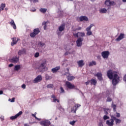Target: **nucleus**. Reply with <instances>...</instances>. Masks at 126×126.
I'll return each mask as SVG.
<instances>
[{
    "label": "nucleus",
    "instance_id": "nucleus-1",
    "mask_svg": "<svg viewBox=\"0 0 126 126\" xmlns=\"http://www.w3.org/2000/svg\"><path fill=\"white\" fill-rule=\"evenodd\" d=\"M107 76L109 79H112V84L114 86L117 85L120 81V76L118 75V72L109 70L107 71Z\"/></svg>",
    "mask_w": 126,
    "mask_h": 126
},
{
    "label": "nucleus",
    "instance_id": "nucleus-2",
    "mask_svg": "<svg viewBox=\"0 0 126 126\" xmlns=\"http://www.w3.org/2000/svg\"><path fill=\"white\" fill-rule=\"evenodd\" d=\"M64 28H65V25L64 24H62L59 27L58 30L57 31V34L58 35L59 37H61V36H63V31H64Z\"/></svg>",
    "mask_w": 126,
    "mask_h": 126
},
{
    "label": "nucleus",
    "instance_id": "nucleus-3",
    "mask_svg": "<svg viewBox=\"0 0 126 126\" xmlns=\"http://www.w3.org/2000/svg\"><path fill=\"white\" fill-rule=\"evenodd\" d=\"M65 86H66L67 90L68 89H75V86L68 81L65 82Z\"/></svg>",
    "mask_w": 126,
    "mask_h": 126
},
{
    "label": "nucleus",
    "instance_id": "nucleus-4",
    "mask_svg": "<svg viewBox=\"0 0 126 126\" xmlns=\"http://www.w3.org/2000/svg\"><path fill=\"white\" fill-rule=\"evenodd\" d=\"M94 26V24H91L89 27L86 29V31H87V36H91L92 34V32H91V29Z\"/></svg>",
    "mask_w": 126,
    "mask_h": 126
},
{
    "label": "nucleus",
    "instance_id": "nucleus-5",
    "mask_svg": "<svg viewBox=\"0 0 126 126\" xmlns=\"http://www.w3.org/2000/svg\"><path fill=\"white\" fill-rule=\"evenodd\" d=\"M40 124L42 126H49L51 125V122L49 120H45L40 122Z\"/></svg>",
    "mask_w": 126,
    "mask_h": 126
},
{
    "label": "nucleus",
    "instance_id": "nucleus-6",
    "mask_svg": "<svg viewBox=\"0 0 126 126\" xmlns=\"http://www.w3.org/2000/svg\"><path fill=\"white\" fill-rule=\"evenodd\" d=\"M42 76L41 75H38L33 80V83L35 84L38 83V82H41L42 81Z\"/></svg>",
    "mask_w": 126,
    "mask_h": 126
},
{
    "label": "nucleus",
    "instance_id": "nucleus-7",
    "mask_svg": "<svg viewBox=\"0 0 126 126\" xmlns=\"http://www.w3.org/2000/svg\"><path fill=\"white\" fill-rule=\"evenodd\" d=\"M101 56L103 59H108L109 58V56H110V52L103 51L101 53Z\"/></svg>",
    "mask_w": 126,
    "mask_h": 126
},
{
    "label": "nucleus",
    "instance_id": "nucleus-8",
    "mask_svg": "<svg viewBox=\"0 0 126 126\" xmlns=\"http://www.w3.org/2000/svg\"><path fill=\"white\" fill-rule=\"evenodd\" d=\"M12 40V41L11 43V46H13L14 45H16V44H17V42L18 41H20V39L17 37H13L11 38Z\"/></svg>",
    "mask_w": 126,
    "mask_h": 126
},
{
    "label": "nucleus",
    "instance_id": "nucleus-9",
    "mask_svg": "<svg viewBox=\"0 0 126 126\" xmlns=\"http://www.w3.org/2000/svg\"><path fill=\"white\" fill-rule=\"evenodd\" d=\"M82 42H83V38L79 37L76 41L77 47H81L82 46Z\"/></svg>",
    "mask_w": 126,
    "mask_h": 126
},
{
    "label": "nucleus",
    "instance_id": "nucleus-10",
    "mask_svg": "<svg viewBox=\"0 0 126 126\" xmlns=\"http://www.w3.org/2000/svg\"><path fill=\"white\" fill-rule=\"evenodd\" d=\"M10 62L13 63H17L19 62V57H13L10 60Z\"/></svg>",
    "mask_w": 126,
    "mask_h": 126
},
{
    "label": "nucleus",
    "instance_id": "nucleus-11",
    "mask_svg": "<svg viewBox=\"0 0 126 126\" xmlns=\"http://www.w3.org/2000/svg\"><path fill=\"white\" fill-rule=\"evenodd\" d=\"M94 75V76H96V77H97V79H98L99 81H102V80H103L102 73L97 72L96 74H95Z\"/></svg>",
    "mask_w": 126,
    "mask_h": 126
},
{
    "label": "nucleus",
    "instance_id": "nucleus-12",
    "mask_svg": "<svg viewBox=\"0 0 126 126\" xmlns=\"http://www.w3.org/2000/svg\"><path fill=\"white\" fill-rule=\"evenodd\" d=\"M22 111H21L18 113L16 114L15 116L10 117V120H15V119H17V118H18L19 116H21V115H22Z\"/></svg>",
    "mask_w": 126,
    "mask_h": 126
},
{
    "label": "nucleus",
    "instance_id": "nucleus-13",
    "mask_svg": "<svg viewBox=\"0 0 126 126\" xmlns=\"http://www.w3.org/2000/svg\"><path fill=\"white\" fill-rule=\"evenodd\" d=\"M18 56H21L22 55H26V49L23 48L22 50H19L18 52Z\"/></svg>",
    "mask_w": 126,
    "mask_h": 126
},
{
    "label": "nucleus",
    "instance_id": "nucleus-14",
    "mask_svg": "<svg viewBox=\"0 0 126 126\" xmlns=\"http://www.w3.org/2000/svg\"><path fill=\"white\" fill-rule=\"evenodd\" d=\"M105 4L107 5V6H110V5H114L115 2H114V1H111L110 0H106L105 1Z\"/></svg>",
    "mask_w": 126,
    "mask_h": 126
},
{
    "label": "nucleus",
    "instance_id": "nucleus-15",
    "mask_svg": "<svg viewBox=\"0 0 126 126\" xmlns=\"http://www.w3.org/2000/svg\"><path fill=\"white\" fill-rule=\"evenodd\" d=\"M78 21H88V17L86 16H81L79 17Z\"/></svg>",
    "mask_w": 126,
    "mask_h": 126
},
{
    "label": "nucleus",
    "instance_id": "nucleus-16",
    "mask_svg": "<svg viewBox=\"0 0 126 126\" xmlns=\"http://www.w3.org/2000/svg\"><path fill=\"white\" fill-rule=\"evenodd\" d=\"M106 124L108 126H114V119L111 118L110 120H107L106 122Z\"/></svg>",
    "mask_w": 126,
    "mask_h": 126
},
{
    "label": "nucleus",
    "instance_id": "nucleus-17",
    "mask_svg": "<svg viewBox=\"0 0 126 126\" xmlns=\"http://www.w3.org/2000/svg\"><path fill=\"white\" fill-rule=\"evenodd\" d=\"M46 65V61L42 62L38 67V69L40 70H43V69H45V65Z\"/></svg>",
    "mask_w": 126,
    "mask_h": 126
},
{
    "label": "nucleus",
    "instance_id": "nucleus-18",
    "mask_svg": "<svg viewBox=\"0 0 126 126\" xmlns=\"http://www.w3.org/2000/svg\"><path fill=\"white\" fill-rule=\"evenodd\" d=\"M111 119H113V121H115V123L116 124V125H118V124H121V123L122 122V120L119 119H117V118H116V117L114 116H112L111 117Z\"/></svg>",
    "mask_w": 126,
    "mask_h": 126
},
{
    "label": "nucleus",
    "instance_id": "nucleus-19",
    "mask_svg": "<svg viewBox=\"0 0 126 126\" xmlns=\"http://www.w3.org/2000/svg\"><path fill=\"white\" fill-rule=\"evenodd\" d=\"M81 106L80 104H75L74 107H73L71 112H73V113H76V111L78 108H79Z\"/></svg>",
    "mask_w": 126,
    "mask_h": 126
},
{
    "label": "nucleus",
    "instance_id": "nucleus-20",
    "mask_svg": "<svg viewBox=\"0 0 126 126\" xmlns=\"http://www.w3.org/2000/svg\"><path fill=\"white\" fill-rule=\"evenodd\" d=\"M51 98L53 99L52 102H53V103H56V102L60 103V99H57V97L55 94H52L51 95Z\"/></svg>",
    "mask_w": 126,
    "mask_h": 126
},
{
    "label": "nucleus",
    "instance_id": "nucleus-21",
    "mask_svg": "<svg viewBox=\"0 0 126 126\" xmlns=\"http://www.w3.org/2000/svg\"><path fill=\"white\" fill-rule=\"evenodd\" d=\"M60 68H61V67L60 66H56L54 68H53L51 69V71L53 72V73H56V72H58V71L60 70Z\"/></svg>",
    "mask_w": 126,
    "mask_h": 126
},
{
    "label": "nucleus",
    "instance_id": "nucleus-22",
    "mask_svg": "<svg viewBox=\"0 0 126 126\" xmlns=\"http://www.w3.org/2000/svg\"><path fill=\"white\" fill-rule=\"evenodd\" d=\"M124 38H125V34L120 33V35L116 39V41H121V40H123V39H124Z\"/></svg>",
    "mask_w": 126,
    "mask_h": 126
},
{
    "label": "nucleus",
    "instance_id": "nucleus-23",
    "mask_svg": "<svg viewBox=\"0 0 126 126\" xmlns=\"http://www.w3.org/2000/svg\"><path fill=\"white\" fill-rule=\"evenodd\" d=\"M77 63L79 67H82L83 65H84V63L83 62V60L79 61L78 62H77Z\"/></svg>",
    "mask_w": 126,
    "mask_h": 126
},
{
    "label": "nucleus",
    "instance_id": "nucleus-24",
    "mask_svg": "<svg viewBox=\"0 0 126 126\" xmlns=\"http://www.w3.org/2000/svg\"><path fill=\"white\" fill-rule=\"evenodd\" d=\"M9 23L10 24L11 26H12L14 29H16V25H15V23H14V21H13V20H11Z\"/></svg>",
    "mask_w": 126,
    "mask_h": 126
},
{
    "label": "nucleus",
    "instance_id": "nucleus-25",
    "mask_svg": "<svg viewBox=\"0 0 126 126\" xmlns=\"http://www.w3.org/2000/svg\"><path fill=\"white\" fill-rule=\"evenodd\" d=\"M90 81L91 85H94L95 86L97 84V81L95 79H92Z\"/></svg>",
    "mask_w": 126,
    "mask_h": 126
},
{
    "label": "nucleus",
    "instance_id": "nucleus-26",
    "mask_svg": "<svg viewBox=\"0 0 126 126\" xmlns=\"http://www.w3.org/2000/svg\"><path fill=\"white\" fill-rule=\"evenodd\" d=\"M111 108L113 109L114 112H116L117 111V105L114 104V102L112 103Z\"/></svg>",
    "mask_w": 126,
    "mask_h": 126
},
{
    "label": "nucleus",
    "instance_id": "nucleus-27",
    "mask_svg": "<svg viewBox=\"0 0 126 126\" xmlns=\"http://www.w3.org/2000/svg\"><path fill=\"white\" fill-rule=\"evenodd\" d=\"M107 11V10L105 8H101L99 9L100 13H106Z\"/></svg>",
    "mask_w": 126,
    "mask_h": 126
},
{
    "label": "nucleus",
    "instance_id": "nucleus-28",
    "mask_svg": "<svg viewBox=\"0 0 126 126\" xmlns=\"http://www.w3.org/2000/svg\"><path fill=\"white\" fill-rule=\"evenodd\" d=\"M38 46L40 48H42V47H44V46H45V43L39 41L38 43Z\"/></svg>",
    "mask_w": 126,
    "mask_h": 126
},
{
    "label": "nucleus",
    "instance_id": "nucleus-29",
    "mask_svg": "<svg viewBox=\"0 0 126 126\" xmlns=\"http://www.w3.org/2000/svg\"><path fill=\"white\" fill-rule=\"evenodd\" d=\"M21 68V67L20 66V65H16L14 67V70H16V71L19 70Z\"/></svg>",
    "mask_w": 126,
    "mask_h": 126
},
{
    "label": "nucleus",
    "instance_id": "nucleus-30",
    "mask_svg": "<svg viewBox=\"0 0 126 126\" xmlns=\"http://www.w3.org/2000/svg\"><path fill=\"white\" fill-rule=\"evenodd\" d=\"M75 77L74 76H67V79L68 80V81H71V80H73L74 79Z\"/></svg>",
    "mask_w": 126,
    "mask_h": 126
},
{
    "label": "nucleus",
    "instance_id": "nucleus-31",
    "mask_svg": "<svg viewBox=\"0 0 126 126\" xmlns=\"http://www.w3.org/2000/svg\"><path fill=\"white\" fill-rule=\"evenodd\" d=\"M33 32L34 34L38 35L40 32V30H39V29H35L33 30Z\"/></svg>",
    "mask_w": 126,
    "mask_h": 126
},
{
    "label": "nucleus",
    "instance_id": "nucleus-32",
    "mask_svg": "<svg viewBox=\"0 0 126 126\" xmlns=\"http://www.w3.org/2000/svg\"><path fill=\"white\" fill-rule=\"evenodd\" d=\"M96 63L95 61H92L91 62H90L89 63V66H92L93 65H96Z\"/></svg>",
    "mask_w": 126,
    "mask_h": 126
},
{
    "label": "nucleus",
    "instance_id": "nucleus-33",
    "mask_svg": "<svg viewBox=\"0 0 126 126\" xmlns=\"http://www.w3.org/2000/svg\"><path fill=\"white\" fill-rule=\"evenodd\" d=\"M39 11L40 12H42V13H46V12L47 11L46 8H40L39 9Z\"/></svg>",
    "mask_w": 126,
    "mask_h": 126
},
{
    "label": "nucleus",
    "instance_id": "nucleus-34",
    "mask_svg": "<svg viewBox=\"0 0 126 126\" xmlns=\"http://www.w3.org/2000/svg\"><path fill=\"white\" fill-rule=\"evenodd\" d=\"M78 34H79L80 37H84V36H85V33L84 32H78Z\"/></svg>",
    "mask_w": 126,
    "mask_h": 126
},
{
    "label": "nucleus",
    "instance_id": "nucleus-35",
    "mask_svg": "<svg viewBox=\"0 0 126 126\" xmlns=\"http://www.w3.org/2000/svg\"><path fill=\"white\" fill-rule=\"evenodd\" d=\"M42 25L44 26V30H46L47 29V22H43L42 23Z\"/></svg>",
    "mask_w": 126,
    "mask_h": 126
},
{
    "label": "nucleus",
    "instance_id": "nucleus-36",
    "mask_svg": "<svg viewBox=\"0 0 126 126\" xmlns=\"http://www.w3.org/2000/svg\"><path fill=\"white\" fill-rule=\"evenodd\" d=\"M5 7V4L1 3L0 5V9L1 10H3Z\"/></svg>",
    "mask_w": 126,
    "mask_h": 126
},
{
    "label": "nucleus",
    "instance_id": "nucleus-37",
    "mask_svg": "<svg viewBox=\"0 0 126 126\" xmlns=\"http://www.w3.org/2000/svg\"><path fill=\"white\" fill-rule=\"evenodd\" d=\"M15 98L13 97V98H12V99L9 98L8 101H9V102H11V103H14V102L15 101Z\"/></svg>",
    "mask_w": 126,
    "mask_h": 126
},
{
    "label": "nucleus",
    "instance_id": "nucleus-38",
    "mask_svg": "<svg viewBox=\"0 0 126 126\" xmlns=\"http://www.w3.org/2000/svg\"><path fill=\"white\" fill-rule=\"evenodd\" d=\"M109 109L108 108H104V113L105 114V115H108V111H109Z\"/></svg>",
    "mask_w": 126,
    "mask_h": 126
},
{
    "label": "nucleus",
    "instance_id": "nucleus-39",
    "mask_svg": "<svg viewBox=\"0 0 126 126\" xmlns=\"http://www.w3.org/2000/svg\"><path fill=\"white\" fill-rule=\"evenodd\" d=\"M45 78H46V80H49V79H51V78H52V77L50 76L48 74H46L45 75Z\"/></svg>",
    "mask_w": 126,
    "mask_h": 126
},
{
    "label": "nucleus",
    "instance_id": "nucleus-40",
    "mask_svg": "<svg viewBox=\"0 0 126 126\" xmlns=\"http://www.w3.org/2000/svg\"><path fill=\"white\" fill-rule=\"evenodd\" d=\"M103 122L102 120H99V122L97 124V126H103Z\"/></svg>",
    "mask_w": 126,
    "mask_h": 126
},
{
    "label": "nucleus",
    "instance_id": "nucleus-41",
    "mask_svg": "<svg viewBox=\"0 0 126 126\" xmlns=\"http://www.w3.org/2000/svg\"><path fill=\"white\" fill-rule=\"evenodd\" d=\"M47 88H54V85L52 84H48L47 86Z\"/></svg>",
    "mask_w": 126,
    "mask_h": 126
},
{
    "label": "nucleus",
    "instance_id": "nucleus-42",
    "mask_svg": "<svg viewBox=\"0 0 126 126\" xmlns=\"http://www.w3.org/2000/svg\"><path fill=\"white\" fill-rule=\"evenodd\" d=\"M58 14H59L58 17H62L63 16V11H58Z\"/></svg>",
    "mask_w": 126,
    "mask_h": 126
},
{
    "label": "nucleus",
    "instance_id": "nucleus-43",
    "mask_svg": "<svg viewBox=\"0 0 126 126\" xmlns=\"http://www.w3.org/2000/svg\"><path fill=\"white\" fill-rule=\"evenodd\" d=\"M103 119L104 121H106V120H108V119H110V117L107 115H104Z\"/></svg>",
    "mask_w": 126,
    "mask_h": 126
},
{
    "label": "nucleus",
    "instance_id": "nucleus-44",
    "mask_svg": "<svg viewBox=\"0 0 126 126\" xmlns=\"http://www.w3.org/2000/svg\"><path fill=\"white\" fill-rule=\"evenodd\" d=\"M36 34H35V33L34 32L31 33V34H30V36L32 38H34V37H35V36H36Z\"/></svg>",
    "mask_w": 126,
    "mask_h": 126
},
{
    "label": "nucleus",
    "instance_id": "nucleus-45",
    "mask_svg": "<svg viewBox=\"0 0 126 126\" xmlns=\"http://www.w3.org/2000/svg\"><path fill=\"white\" fill-rule=\"evenodd\" d=\"M75 123H76V121H70L69 122V124H70V125H71V126H73L75 124Z\"/></svg>",
    "mask_w": 126,
    "mask_h": 126
},
{
    "label": "nucleus",
    "instance_id": "nucleus-46",
    "mask_svg": "<svg viewBox=\"0 0 126 126\" xmlns=\"http://www.w3.org/2000/svg\"><path fill=\"white\" fill-rule=\"evenodd\" d=\"M39 56H40V54L39 53V52H36L34 54L35 58H38V57H39Z\"/></svg>",
    "mask_w": 126,
    "mask_h": 126
},
{
    "label": "nucleus",
    "instance_id": "nucleus-47",
    "mask_svg": "<svg viewBox=\"0 0 126 126\" xmlns=\"http://www.w3.org/2000/svg\"><path fill=\"white\" fill-rule=\"evenodd\" d=\"M60 90H61V93H64V90L63 89V87H60Z\"/></svg>",
    "mask_w": 126,
    "mask_h": 126
},
{
    "label": "nucleus",
    "instance_id": "nucleus-48",
    "mask_svg": "<svg viewBox=\"0 0 126 126\" xmlns=\"http://www.w3.org/2000/svg\"><path fill=\"white\" fill-rule=\"evenodd\" d=\"M73 36L75 37V38H78V36H79L78 32L76 33H73Z\"/></svg>",
    "mask_w": 126,
    "mask_h": 126
},
{
    "label": "nucleus",
    "instance_id": "nucleus-49",
    "mask_svg": "<svg viewBox=\"0 0 126 126\" xmlns=\"http://www.w3.org/2000/svg\"><path fill=\"white\" fill-rule=\"evenodd\" d=\"M112 99L111 97H108L107 99V102H111V101H112Z\"/></svg>",
    "mask_w": 126,
    "mask_h": 126
},
{
    "label": "nucleus",
    "instance_id": "nucleus-50",
    "mask_svg": "<svg viewBox=\"0 0 126 126\" xmlns=\"http://www.w3.org/2000/svg\"><path fill=\"white\" fill-rule=\"evenodd\" d=\"M36 115H37V113L35 112V113L33 114H32V117H34V118H35V119H37V117H36Z\"/></svg>",
    "mask_w": 126,
    "mask_h": 126
},
{
    "label": "nucleus",
    "instance_id": "nucleus-51",
    "mask_svg": "<svg viewBox=\"0 0 126 126\" xmlns=\"http://www.w3.org/2000/svg\"><path fill=\"white\" fill-rule=\"evenodd\" d=\"M0 120H1V121H4V117L3 116H1L0 117Z\"/></svg>",
    "mask_w": 126,
    "mask_h": 126
},
{
    "label": "nucleus",
    "instance_id": "nucleus-52",
    "mask_svg": "<svg viewBox=\"0 0 126 126\" xmlns=\"http://www.w3.org/2000/svg\"><path fill=\"white\" fill-rule=\"evenodd\" d=\"M22 88H23V89H25V88H26V85L25 84H23L22 85Z\"/></svg>",
    "mask_w": 126,
    "mask_h": 126
},
{
    "label": "nucleus",
    "instance_id": "nucleus-53",
    "mask_svg": "<svg viewBox=\"0 0 126 126\" xmlns=\"http://www.w3.org/2000/svg\"><path fill=\"white\" fill-rule=\"evenodd\" d=\"M116 117H117V118H120V117H121V114H120V113H116Z\"/></svg>",
    "mask_w": 126,
    "mask_h": 126
},
{
    "label": "nucleus",
    "instance_id": "nucleus-54",
    "mask_svg": "<svg viewBox=\"0 0 126 126\" xmlns=\"http://www.w3.org/2000/svg\"><path fill=\"white\" fill-rule=\"evenodd\" d=\"M91 83V81L89 80L87 82H86L85 83L86 85H89V83Z\"/></svg>",
    "mask_w": 126,
    "mask_h": 126
},
{
    "label": "nucleus",
    "instance_id": "nucleus-55",
    "mask_svg": "<svg viewBox=\"0 0 126 126\" xmlns=\"http://www.w3.org/2000/svg\"><path fill=\"white\" fill-rule=\"evenodd\" d=\"M31 11H32L33 12L36 11V9L33 8L31 9Z\"/></svg>",
    "mask_w": 126,
    "mask_h": 126
},
{
    "label": "nucleus",
    "instance_id": "nucleus-56",
    "mask_svg": "<svg viewBox=\"0 0 126 126\" xmlns=\"http://www.w3.org/2000/svg\"><path fill=\"white\" fill-rule=\"evenodd\" d=\"M27 83H28V84H31V83H32V82L31 81V80H29L27 81Z\"/></svg>",
    "mask_w": 126,
    "mask_h": 126
},
{
    "label": "nucleus",
    "instance_id": "nucleus-57",
    "mask_svg": "<svg viewBox=\"0 0 126 126\" xmlns=\"http://www.w3.org/2000/svg\"><path fill=\"white\" fill-rule=\"evenodd\" d=\"M9 67H12V66H13V64H10L8 65Z\"/></svg>",
    "mask_w": 126,
    "mask_h": 126
},
{
    "label": "nucleus",
    "instance_id": "nucleus-58",
    "mask_svg": "<svg viewBox=\"0 0 126 126\" xmlns=\"http://www.w3.org/2000/svg\"><path fill=\"white\" fill-rule=\"evenodd\" d=\"M3 94V91H0V95H1V94Z\"/></svg>",
    "mask_w": 126,
    "mask_h": 126
},
{
    "label": "nucleus",
    "instance_id": "nucleus-59",
    "mask_svg": "<svg viewBox=\"0 0 126 126\" xmlns=\"http://www.w3.org/2000/svg\"><path fill=\"white\" fill-rule=\"evenodd\" d=\"M82 28L81 27H79L77 29H76V30H81Z\"/></svg>",
    "mask_w": 126,
    "mask_h": 126
},
{
    "label": "nucleus",
    "instance_id": "nucleus-60",
    "mask_svg": "<svg viewBox=\"0 0 126 126\" xmlns=\"http://www.w3.org/2000/svg\"><path fill=\"white\" fill-rule=\"evenodd\" d=\"M24 126H30L28 125V124H24Z\"/></svg>",
    "mask_w": 126,
    "mask_h": 126
},
{
    "label": "nucleus",
    "instance_id": "nucleus-61",
    "mask_svg": "<svg viewBox=\"0 0 126 126\" xmlns=\"http://www.w3.org/2000/svg\"><path fill=\"white\" fill-rule=\"evenodd\" d=\"M67 55H68V52H65V54H64V55L65 56H67Z\"/></svg>",
    "mask_w": 126,
    "mask_h": 126
},
{
    "label": "nucleus",
    "instance_id": "nucleus-62",
    "mask_svg": "<svg viewBox=\"0 0 126 126\" xmlns=\"http://www.w3.org/2000/svg\"><path fill=\"white\" fill-rule=\"evenodd\" d=\"M35 120H37V121H41V119L38 118H35Z\"/></svg>",
    "mask_w": 126,
    "mask_h": 126
},
{
    "label": "nucleus",
    "instance_id": "nucleus-63",
    "mask_svg": "<svg viewBox=\"0 0 126 126\" xmlns=\"http://www.w3.org/2000/svg\"><path fill=\"white\" fill-rule=\"evenodd\" d=\"M33 2H38V0H33Z\"/></svg>",
    "mask_w": 126,
    "mask_h": 126
},
{
    "label": "nucleus",
    "instance_id": "nucleus-64",
    "mask_svg": "<svg viewBox=\"0 0 126 126\" xmlns=\"http://www.w3.org/2000/svg\"><path fill=\"white\" fill-rule=\"evenodd\" d=\"M123 2H126V0H122Z\"/></svg>",
    "mask_w": 126,
    "mask_h": 126
}]
</instances>
